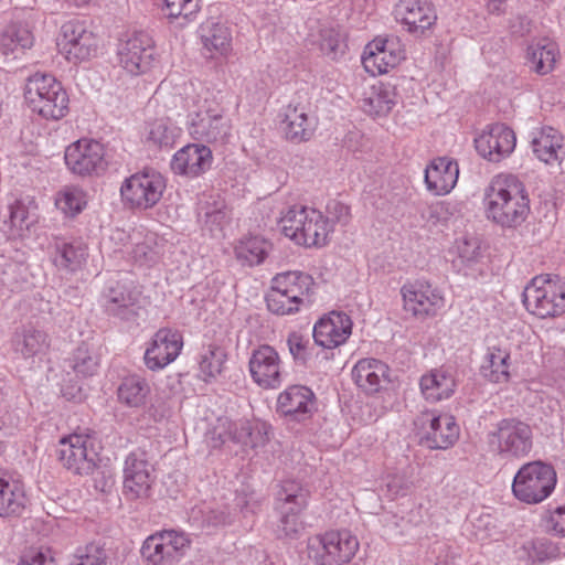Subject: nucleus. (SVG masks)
Listing matches in <instances>:
<instances>
[{
  "label": "nucleus",
  "instance_id": "f257e3e1",
  "mask_svg": "<svg viewBox=\"0 0 565 565\" xmlns=\"http://www.w3.org/2000/svg\"><path fill=\"white\" fill-rule=\"evenodd\" d=\"M488 221L502 228H515L530 214V198L524 184L512 174H498L484 189L482 200Z\"/></svg>",
  "mask_w": 565,
  "mask_h": 565
},
{
  "label": "nucleus",
  "instance_id": "f03ea898",
  "mask_svg": "<svg viewBox=\"0 0 565 565\" xmlns=\"http://www.w3.org/2000/svg\"><path fill=\"white\" fill-rule=\"evenodd\" d=\"M279 225L286 237L305 247H324L333 234V224L322 211L301 204L282 211Z\"/></svg>",
  "mask_w": 565,
  "mask_h": 565
},
{
  "label": "nucleus",
  "instance_id": "7ed1b4c3",
  "mask_svg": "<svg viewBox=\"0 0 565 565\" xmlns=\"http://www.w3.org/2000/svg\"><path fill=\"white\" fill-rule=\"evenodd\" d=\"M315 288V280L307 273H279L271 279L270 290L266 297L267 308L279 316L295 315L312 303Z\"/></svg>",
  "mask_w": 565,
  "mask_h": 565
},
{
  "label": "nucleus",
  "instance_id": "20e7f679",
  "mask_svg": "<svg viewBox=\"0 0 565 565\" xmlns=\"http://www.w3.org/2000/svg\"><path fill=\"white\" fill-rule=\"evenodd\" d=\"M24 100L33 114L46 120H58L70 110V96L52 74L36 72L26 78Z\"/></svg>",
  "mask_w": 565,
  "mask_h": 565
},
{
  "label": "nucleus",
  "instance_id": "39448f33",
  "mask_svg": "<svg viewBox=\"0 0 565 565\" xmlns=\"http://www.w3.org/2000/svg\"><path fill=\"white\" fill-rule=\"evenodd\" d=\"M534 434L530 424L518 418H504L487 434L489 451L502 460H520L533 449Z\"/></svg>",
  "mask_w": 565,
  "mask_h": 565
},
{
  "label": "nucleus",
  "instance_id": "423d86ee",
  "mask_svg": "<svg viewBox=\"0 0 565 565\" xmlns=\"http://www.w3.org/2000/svg\"><path fill=\"white\" fill-rule=\"evenodd\" d=\"M191 134L209 142L223 141L230 134V122L213 90L201 88L192 98Z\"/></svg>",
  "mask_w": 565,
  "mask_h": 565
},
{
  "label": "nucleus",
  "instance_id": "0eeeda50",
  "mask_svg": "<svg viewBox=\"0 0 565 565\" xmlns=\"http://www.w3.org/2000/svg\"><path fill=\"white\" fill-rule=\"evenodd\" d=\"M360 547L359 540L348 530L327 531L308 539L307 556L315 565H344Z\"/></svg>",
  "mask_w": 565,
  "mask_h": 565
},
{
  "label": "nucleus",
  "instance_id": "6e6552de",
  "mask_svg": "<svg viewBox=\"0 0 565 565\" xmlns=\"http://www.w3.org/2000/svg\"><path fill=\"white\" fill-rule=\"evenodd\" d=\"M556 482V472L551 465L540 460L531 461L515 473L512 493L520 502L539 504L552 494Z\"/></svg>",
  "mask_w": 565,
  "mask_h": 565
},
{
  "label": "nucleus",
  "instance_id": "1a4fd4ad",
  "mask_svg": "<svg viewBox=\"0 0 565 565\" xmlns=\"http://www.w3.org/2000/svg\"><path fill=\"white\" fill-rule=\"evenodd\" d=\"M270 426L259 419L231 420L227 417L217 419L210 430L207 438L213 448H218L226 441H233L252 449L264 447L269 440Z\"/></svg>",
  "mask_w": 565,
  "mask_h": 565
},
{
  "label": "nucleus",
  "instance_id": "9d476101",
  "mask_svg": "<svg viewBox=\"0 0 565 565\" xmlns=\"http://www.w3.org/2000/svg\"><path fill=\"white\" fill-rule=\"evenodd\" d=\"M526 310L541 318H554L565 312V281L558 278L534 277L525 287Z\"/></svg>",
  "mask_w": 565,
  "mask_h": 565
},
{
  "label": "nucleus",
  "instance_id": "9b49d317",
  "mask_svg": "<svg viewBox=\"0 0 565 565\" xmlns=\"http://www.w3.org/2000/svg\"><path fill=\"white\" fill-rule=\"evenodd\" d=\"M56 454L64 468L79 476L93 473L99 461V447L96 438L84 431L62 437Z\"/></svg>",
  "mask_w": 565,
  "mask_h": 565
},
{
  "label": "nucleus",
  "instance_id": "f8f14e48",
  "mask_svg": "<svg viewBox=\"0 0 565 565\" xmlns=\"http://www.w3.org/2000/svg\"><path fill=\"white\" fill-rule=\"evenodd\" d=\"M167 180L154 169H145L126 178L120 186L122 202L131 209L149 210L163 196Z\"/></svg>",
  "mask_w": 565,
  "mask_h": 565
},
{
  "label": "nucleus",
  "instance_id": "ddd939ff",
  "mask_svg": "<svg viewBox=\"0 0 565 565\" xmlns=\"http://www.w3.org/2000/svg\"><path fill=\"white\" fill-rule=\"evenodd\" d=\"M192 540L183 531L162 530L149 535L140 553L148 565H174L190 550Z\"/></svg>",
  "mask_w": 565,
  "mask_h": 565
},
{
  "label": "nucleus",
  "instance_id": "4468645a",
  "mask_svg": "<svg viewBox=\"0 0 565 565\" xmlns=\"http://www.w3.org/2000/svg\"><path fill=\"white\" fill-rule=\"evenodd\" d=\"M399 294L404 313L416 320L437 316L446 302L441 289L426 279L407 280L402 285Z\"/></svg>",
  "mask_w": 565,
  "mask_h": 565
},
{
  "label": "nucleus",
  "instance_id": "2eb2a0df",
  "mask_svg": "<svg viewBox=\"0 0 565 565\" xmlns=\"http://www.w3.org/2000/svg\"><path fill=\"white\" fill-rule=\"evenodd\" d=\"M154 41L146 32H135L121 39L117 45L119 67L130 76L149 72L154 62Z\"/></svg>",
  "mask_w": 565,
  "mask_h": 565
},
{
  "label": "nucleus",
  "instance_id": "dca6fc26",
  "mask_svg": "<svg viewBox=\"0 0 565 565\" xmlns=\"http://www.w3.org/2000/svg\"><path fill=\"white\" fill-rule=\"evenodd\" d=\"M65 166L78 177L99 175L107 168L106 150L102 142L81 138L70 143L64 152Z\"/></svg>",
  "mask_w": 565,
  "mask_h": 565
},
{
  "label": "nucleus",
  "instance_id": "f3484780",
  "mask_svg": "<svg viewBox=\"0 0 565 565\" xmlns=\"http://www.w3.org/2000/svg\"><path fill=\"white\" fill-rule=\"evenodd\" d=\"M57 45L61 54L73 64L87 62L98 53L97 36L81 21H67L62 25Z\"/></svg>",
  "mask_w": 565,
  "mask_h": 565
},
{
  "label": "nucleus",
  "instance_id": "a211bd4d",
  "mask_svg": "<svg viewBox=\"0 0 565 565\" xmlns=\"http://www.w3.org/2000/svg\"><path fill=\"white\" fill-rule=\"evenodd\" d=\"M308 493L296 482L284 483L278 494V510L280 521L278 529L282 535L295 537L305 529V523L300 518L301 512L307 507Z\"/></svg>",
  "mask_w": 565,
  "mask_h": 565
},
{
  "label": "nucleus",
  "instance_id": "6ab92c4d",
  "mask_svg": "<svg viewBox=\"0 0 565 565\" xmlns=\"http://www.w3.org/2000/svg\"><path fill=\"white\" fill-rule=\"evenodd\" d=\"M122 472V493L127 499H148L151 495L154 469L143 452H130L125 459Z\"/></svg>",
  "mask_w": 565,
  "mask_h": 565
},
{
  "label": "nucleus",
  "instance_id": "aec40b11",
  "mask_svg": "<svg viewBox=\"0 0 565 565\" xmlns=\"http://www.w3.org/2000/svg\"><path fill=\"white\" fill-rule=\"evenodd\" d=\"M420 440L430 449H447L459 437V426L454 416L424 412L416 422Z\"/></svg>",
  "mask_w": 565,
  "mask_h": 565
},
{
  "label": "nucleus",
  "instance_id": "412c9836",
  "mask_svg": "<svg viewBox=\"0 0 565 565\" xmlns=\"http://www.w3.org/2000/svg\"><path fill=\"white\" fill-rule=\"evenodd\" d=\"M405 58V50L395 38H376L364 50L362 63L367 73L373 76L387 73Z\"/></svg>",
  "mask_w": 565,
  "mask_h": 565
},
{
  "label": "nucleus",
  "instance_id": "4be33fe9",
  "mask_svg": "<svg viewBox=\"0 0 565 565\" xmlns=\"http://www.w3.org/2000/svg\"><path fill=\"white\" fill-rule=\"evenodd\" d=\"M248 370L254 383L264 390H275L282 383V361L271 345L263 344L252 351Z\"/></svg>",
  "mask_w": 565,
  "mask_h": 565
},
{
  "label": "nucleus",
  "instance_id": "5701e85b",
  "mask_svg": "<svg viewBox=\"0 0 565 565\" xmlns=\"http://www.w3.org/2000/svg\"><path fill=\"white\" fill-rule=\"evenodd\" d=\"M516 145L514 131L502 124H495L475 138L477 152L490 162H500L509 157Z\"/></svg>",
  "mask_w": 565,
  "mask_h": 565
},
{
  "label": "nucleus",
  "instance_id": "b1692460",
  "mask_svg": "<svg viewBox=\"0 0 565 565\" xmlns=\"http://www.w3.org/2000/svg\"><path fill=\"white\" fill-rule=\"evenodd\" d=\"M183 348L182 334L174 329H159L145 352V363L151 371L162 370L172 363Z\"/></svg>",
  "mask_w": 565,
  "mask_h": 565
},
{
  "label": "nucleus",
  "instance_id": "393cba45",
  "mask_svg": "<svg viewBox=\"0 0 565 565\" xmlns=\"http://www.w3.org/2000/svg\"><path fill=\"white\" fill-rule=\"evenodd\" d=\"M139 296L138 288L131 282L117 281L106 288L100 302L108 315L129 321L138 316Z\"/></svg>",
  "mask_w": 565,
  "mask_h": 565
},
{
  "label": "nucleus",
  "instance_id": "a878e982",
  "mask_svg": "<svg viewBox=\"0 0 565 565\" xmlns=\"http://www.w3.org/2000/svg\"><path fill=\"white\" fill-rule=\"evenodd\" d=\"M359 108L370 117H386L398 103L396 86L377 81L364 86L356 99Z\"/></svg>",
  "mask_w": 565,
  "mask_h": 565
},
{
  "label": "nucleus",
  "instance_id": "bb28decb",
  "mask_svg": "<svg viewBox=\"0 0 565 565\" xmlns=\"http://www.w3.org/2000/svg\"><path fill=\"white\" fill-rule=\"evenodd\" d=\"M447 259L451 263L456 271L476 277L482 271L483 252L478 238L471 236H460L455 239L448 248Z\"/></svg>",
  "mask_w": 565,
  "mask_h": 565
},
{
  "label": "nucleus",
  "instance_id": "cd10ccee",
  "mask_svg": "<svg viewBox=\"0 0 565 565\" xmlns=\"http://www.w3.org/2000/svg\"><path fill=\"white\" fill-rule=\"evenodd\" d=\"M353 322L349 315L330 311L313 326L315 342L324 349H334L347 342L352 333Z\"/></svg>",
  "mask_w": 565,
  "mask_h": 565
},
{
  "label": "nucleus",
  "instance_id": "c85d7f7f",
  "mask_svg": "<svg viewBox=\"0 0 565 565\" xmlns=\"http://www.w3.org/2000/svg\"><path fill=\"white\" fill-rule=\"evenodd\" d=\"M198 35L206 57L216 60L227 57L232 53V30L225 22L209 18L200 24Z\"/></svg>",
  "mask_w": 565,
  "mask_h": 565
},
{
  "label": "nucleus",
  "instance_id": "c756f323",
  "mask_svg": "<svg viewBox=\"0 0 565 565\" xmlns=\"http://www.w3.org/2000/svg\"><path fill=\"white\" fill-rule=\"evenodd\" d=\"M394 13L396 20L415 35H423L437 20L435 8L427 0H399Z\"/></svg>",
  "mask_w": 565,
  "mask_h": 565
},
{
  "label": "nucleus",
  "instance_id": "7c9ffc66",
  "mask_svg": "<svg viewBox=\"0 0 565 565\" xmlns=\"http://www.w3.org/2000/svg\"><path fill=\"white\" fill-rule=\"evenodd\" d=\"M316 409L313 392L303 385H290L279 393L276 411L291 420L302 422Z\"/></svg>",
  "mask_w": 565,
  "mask_h": 565
},
{
  "label": "nucleus",
  "instance_id": "2f4dec72",
  "mask_svg": "<svg viewBox=\"0 0 565 565\" xmlns=\"http://www.w3.org/2000/svg\"><path fill=\"white\" fill-rule=\"evenodd\" d=\"M212 151L199 143H190L178 150L171 160L173 173L186 178H196L207 171L212 164Z\"/></svg>",
  "mask_w": 565,
  "mask_h": 565
},
{
  "label": "nucleus",
  "instance_id": "473e14b6",
  "mask_svg": "<svg viewBox=\"0 0 565 565\" xmlns=\"http://www.w3.org/2000/svg\"><path fill=\"white\" fill-rule=\"evenodd\" d=\"M512 349L513 343L509 338L501 339L498 343L489 345L481 365L482 376L492 383H508L511 377Z\"/></svg>",
  "mask_w": 565,
  "mask_h": 565
},
{
  "label": "nucleus",
  "instance_id": "72a5a7b5",
  "mask_svg": "<svg viewBox=\"0 0 565 565\" xmlns=\"http://www.w3.org/2000/svg\"><path fill=\"white\" fill-rule=\"evenodd\" d=\"M531 147L534 156L545 164H558L565 157V138L550 126L541 127L531 134Z\"/></svg>",
  "mask_w": 565,
  "mask_h": 565
},
{
  "label": "nucleus",
  "instance_id": "f704fd0d",
  "mask_svg": "<svg viewBox=\"0 0 565 565\" xmlns=\"http://www.w3.org/2000/svg\"><path fill=\"white\" fill-rule=\"evenodd\" d=\"M317 128V120L301 105H288L282 111L280 129L285 138L300 143L311 139Z\"/></svg>",
  "mask_w": 565,
  "mask_h": 565
},
{
  "label": "nucleus",
  "instance_id": "c9c22d12",
  "mask_svg": "<svg viewBox=\"0 0 565 565\" xmlns=\"http://www.w3.org/2000/svg\"><path fill=\"white\" fill-rule=\"evenodd\" d=\"M459 166L449 157L434 159L425 169L427 190L435 195L448 194L457 184Z\"/></svg>",
  "mask_w": 565,
  "mask_h": 565
},
{
  "label": "nucleus",
  "instance_id": "e433bc0d",
  "mask_svg": "<svg viewBox=\"0 0 565 565\" xmlns=\"http://www.w3.org/2000/svg\"><path fill=\"white\" fill-rule=\"evenodd\" d=\"M352 377L363 392L374 394L390 382V369L380 360L362 359L354 365Z\"/></svg>",
  "mask_w": 565,
  "mask_h": 565
},
{
  "label": "nucleus",
  "instance_id": "4c0bfd02",
  "mask_svg": "<svg viewBox=\"0 0 565 565\" xmlns=\"http://www.w3.org/2000/svg\"><path fill=\"white\" fill-rule=\"evenodd\" d=\"M24 484L0 471V516H18L26 507Z\"/></svg>",
  "mask_w": 565,
  "mask_h": 565
},
{
  "label": "nucleus",
  "instance_id": "58836bf2",
  "mask_svg": "<svg viewBox=\"0 0 565 565\" xmlns=\"http://www.w3.org/2000/svg\"><path fill=\"white\" fill-rule=\"evenodd\" d=\"M558 57V45L550 39H540L529 44L525 61L534 73L547 75L554 71Z\"/></svg>",
  "mask_w": 565,
  "mask_h": 565
},
{
  "label": "nucleus",
  "instance_id": "ea45409f",
  "mask_svg": "<svg viewBox=\"0 0 565 565\" xmlns=\"http://www.w3.org/2000/svg\"><path fill=\"white\" fill-rule=\"evenodd\" d=\"M424 397L429 402L449 398L456 388L454 373L449 369L439 367L424 374L419 382Z\"/></svg>",
  "mask_w": 565,
  "mask_h": 565
},
{
  "label": "nucleus",
  "instance_id": "a19ab883",
  "mask_svg": "<svg viewBox=\"0 0 565 565\" xmlns=\"http://www.w3.org/2000/svg\"><path fill=\"white\" fill-rule=\"evenodd\" d=\"M130 249L127 252L131 258L141 266L156 264L162 255V245L156 233L135 231L129 235Z\"/></svg>",
  "mask_w": 565,
  "mask_h": 565
},
{
  "label": "nucleus",
  "instance_id": "79ce46f5",
  "mask_svg": "<svg viewBox=\"0 0 565 565\" xmlns=\"http://www.w3.org/2000/svg\"><path fill=\"white\" fill-rule=\"evenodd\" d=\"M34 44V36L26 25H11L0 34V53L17 60Z\"/></svg>",
  "mask_w": 565,
  "mask_h": 565
},
{
  "label": "nucleus",
  "instance_id": "37998d69",
  "mask_svg": "<svg viewBox=\"0 0 565 565\" xmlns=\"http://www.w3.org/2000/svg\"><path fill=\"white\" fill-rule=\"evenodd\" d=\"M12 348L15 353L24 359L40 355L49 348V337L40 329L34 327H24L15 332L12 339Z\"/></svg>",
  "mask_w": 565,
  "mask_h": 565
},
{
  "label": "nucleus",
  "instance_id": "c03bdc74",
  "mask_svg": "<svg viewBox=\"0 0 565 565\" xmlns=\"http://www.w3.org/2000/svg\"><path fill=\"white\" fill-rule=\"evenodd\" d=\"M150 385L139 375H129L122 379L117 388L118 402L130 408H141L147 404L150 395Z\"/></svg>",
  "mask_w": 565,
  "mask_h": 565
},
{
  "label": "nucleus",
  "instance_id": "a18cd8bd",
  "mask_svg": "<svg viewBox=\"0 0 565 565\" xmlns=\"http://www.w3.org/2000/svg\"><path fill=\"white\" fill-rule=\"evenodd\" d=\"M32 202L17 200L9 206V221L6 222L7 233L10 238H23L34 222Z\"/></svg>",
  "mask_w": 565,
  "mask_h": 565
},
{
  "label": "nucleus",
  "instance_id": "49530a36",
  "mask_svg": "<svg viewBox=\"0 0 565 565\" xmlns=\"http://www.w3.org/2000/svg\"><path fill=\"white\" fill-rule=\"evenodd\" d=\"M270 245L260 236H246L234 246L235 258L246 266L262 264L268 255Z\"/></svg>",
  "mask_w": 565,
  "mask_h": 565
},
{
  "label": "nucleus",
  "instance_id": "de8ad7c7",
  "mask_svg": "<svg viewBox=\"0 0 565 565\" xmlns=\"http://www.w3.org/2000/svg\"><path fill=\"white\" fill-rule=\"evenodd\" d=\"M87 246L81 241L57 242L53 262L56 267L74 271L85 263Z\"/></svg>",
  "mask_w": 565,
  "mask_h": 565
},
{
  "label": "nucleus",
  "instance_id": "09e8293b",
  "mask_svg": "<svg viewBox=\"0 0 565 565\" xmlns=\"http://www.w3.org/2000/svg\"><path fill=\"white\" fill-rule=\"evenodd\" d=\"M88 204L87 192L78 185H66L58 191L55 205L66 216L74 217Z\"/></svg>",
  "mask_w": 565,
  "mask_h": 565
},
{
  "label": "nucleus",
  "instance_id": "8fccbe9b",
  "mask_svg": "<svg viewBox=\"0 0 565 565\" xmlns=\"http://www.w3.org/2000/svg\"><path fill=\"white\" fill-rule=\"evenodd\" d=\"M226 361L225 350L217 344H210L202 350L199 356L200 376L210 381L220 375Z\"/></svg>",
  "mask_w": 565,
  "mask_h": 565
},
{
  "label": "nucleus",
  "instance_id": "3c124183",
  "mask_svg": "<svg viewBox=\"0 0 565 565\" xmlns=\"http://www.w3.org/2000/svg\"><path fill=\"white\" fill-rule=\"evenodd\" d=\"M181 132V128L170 119L161 118L149 125L147 139L159 147H172Z\"/></svg>",
  "mask_w": 565,
  "mask_h": 565
},
{
  "label": "nucleus",
  "instance_id": "603ef678",
  "mask_svg": "<svg viewBox=\"0 0 565 565\" xmlns=\"http://www.w3.org/2000/svg\"><path fill=\"white\" fill-rule=\"evenodd\" d=\"M70 366L74 370L77 376H92L99 367V359L86 344H83L73 353Z\"/></svg>",
  "mask_w": 565,
  "mask_h": 565
},
{
  "label": "nucleus",
  "instance_id": "864d4df0",
  "mask_svg": "<svg viewBox=\"0 0 565 565\" xmlns=\"http://www.w3.org/2000/svg\"><path fill=\"white\" fill-rule=\"evenodd\" d=\"M411 481L404 472H387L383 476L380 490L390 500L407 494Z\"/></svg>",
  "mask_w": 565,
  "mask_h": 565
},
{
  "label": "nucleus",
  "instance_id": "5fc2aeb1",
  "mask_svg": "<svg viewBox=\"0 0 565 565\" xmlns=\"http://www.w3.org/2000/svg\"><path fill=\"white\" fill-rule=\"evenodd\" d=\"M201 0H164V11L170 19L190 22L200 11Z\"/></svg>",
  "mask_w": 565,
  "mask_h": 565
},
{
  "label": "nucleus",
  "instance_id": "6e6d98bb",
  "mask_svg": "<svg viewBox=\"0 0 565 565\" xmlns=\"http://www.w3.org/2000/svg\"><path fill=\"white\" fill-rule=\"evenodd\" d=\"M472 535L477 541L482 543L498 540L499 532L495 525V520L488 513L480 514L478 518L471 521Z\"/></svg>",
  "mask_w": 565,
  "mask_h": 565
},
{
  "label": "nucleus",
  "instance_id": "4d7b16f0",
  "mask_svg": "<svg viewBox=\"0 0 565 565\" xmlns=\"http://www.w3.org/2000/svg\"><path fill=\"white\" fill-rule=\"evenodd\" d=\"M319 46L321 52L331 58H337L339 55L343 54L345 49L340 32L334 29H324L321 31Z\"/></svg>",
  "mask_w": 565,
  "mask_h": 565
},
{
  "label": "nucleus",
  "instance_id": "13d9d810",
  "mask_svg": "<svg viewBox=\"0 0 565 565\" xmlns=\"http://www.w3.org/2000/svg\"><path fill=\"white\" fill-rule=\"evenodd\" d=\"M542 523L551 535L565 537V504L548 510L544 514Z\"/></svg>",
  "mask_w": 565,
  "mask_h": 565
},
{
  "label": "nucleus",
  "instance_id": "bf43d9fd",
  "mask_svg": "<svg viewBox=\"0 0 565 565\" xmlns=\"http://www.w3.org/2000/svg\"><path fill=\"white\" fill-rule=\"evenodd\" d=\"M202 223L203 228L207 230L212 236H218L228 223V214L222 207L206 210L203 214Z\"/></svg>",
  "mask_w": 565,
  "mask_h": 565
},
{
  "label": "nucleus",
  "instance_id": "052dcab7",
  "mask_svg": "<svg viewBox=\"0 0 565 565\" xmlns=\"http://www.w3.org/2000/svg\"><path fill=\"white\" fill-rule=\"evenodd\" d=\"M198 513H201L202 527H218L231 523V514L225 509H213L209 507L204 510H199L198 512L194 510V519L198 518Z\"/></svg>",
  "mask_w": 565,
  "mask_h": 565
},
{
  "label": "nucleus",
  "instance_id": "680f3d73",
  "mask_svg": "<svg viewBox=\"0 0 565 565\" xmlns=\"http://www.w3.org/2000/svg\"><path fill=\"white\" fill-rule=\"evenodd\" d=\"M53 554L47 546H31L23 551L18 565H51Z\"/></svg>",
  "mask_w": 565,
  "mask_h": 565
},
{
  "label": "nucleus",
  "instance_id": "e2e57ef3",
  "mask_svg": "<svg viewBox=\"0 0 565 565\" xmlns=\"http://www.w3.org/2000/svg\"><path fill=\"white\" fill-rule=\"evenodd\" d=\"M290 354L297 363L306 364L310 356V342L298 332H292L287 338Z\"/></svg>",
  "mask_w": 565,
  "mask_h": 565
},
{
  "label": "nucleus",
  "instance_id": "0e129e2a",
  "mask_svg": "<svg viewBox=\"0 0 565 565\" xmlns=\"http://www.w3.org/2000/svg\"><path fill=\"white\" fill-rule=\"evenodd\" d=\"M71 565H105V553L97 545H86L77 550Z\"/></svg>",
  "mask_w": 565,
  "mask_h": 565
},
{
  "label": "nucleus",
  "instance_id": "69168bd1",
  "mask_svg": "<svg viewBox=\"0 0 565 565\" xmlns=\"http://www.w3.org/2000/svg\"><path fill=\"white\" fill-rule=\"evenodd\" d=\"M328 220H330L333 224V228L337 224L344 225L350 220V207L342 202L331 201L327 205V214Z\"/></svg>",
  "mask_w": 565,
  "mask_h": 565
},
{
  "label": "nucleus",
  "instance_id": "338daca9",
  "mask_svg": "<svg viewBox=\"0 0 565 565\" xmlns=\"http://www.w3.org/2000/svg\"><path fill=\"white\" fill-rule=\"evenodd\" d=\"M539 545H541L539 542L535 541H526L523 543L519 557L524 558L527 562L535 563L537 561H541L542 557L537 552Z\"/></svg>",
  "mask_w": 565,
  "mask_h": 565
},
{
  "label": "nucleus",
  "instance_id": "774afa93",
  "mask_svg": "<svg viewBox=\"0 0 565 565\" xmlns=\"http://www.w3.org/2000/svg\"><path fill=\"white\" fill-rule=\"evenodd\" d=\"M509 0H486V9L491 14H502L508 8Z\"/></svg>",
  "mask_w": 565,
  "mask_h": 565
}]
</instances>
